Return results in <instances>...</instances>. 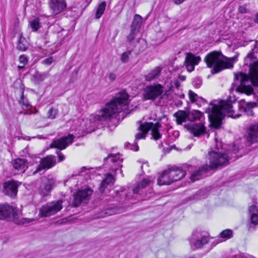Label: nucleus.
<instances>
[{"label": "nucleus", "mask_w": 258, "mask_h": 258, "mask_svg": "<svg viewBox=\"0 0 258 258\" xmlns=\"http://www.w3.org/2000/svg\"><path fill=\"white\" fill-rule=\"evenodd\" d=\"M185 127L195 137H200L206 132V128L203 124H188Z\"/></svg>", "instance_id": "aec40b11"}, {"label": "nucleus", "mask_w": 258, "mask_h": 258, "mask_svg": "<svg viewBox=\"0 0 258 258\" xmlns=\"http://www.w3.org/2000/svg\"><path fill=\"white\" fill-rule=\"evenodd\" d=\"M93 193V190L90 188H86L78 190L73 195L72 205L75 207L80 206L81 203H87Z\"/></svg>", "instance_id": "6e6552de"}, {"label": "nucleus", "mask_w": 258, "mask_h": 258, "mask_svg": "<svg viewBox=\"0 0 258 258\" xmlns=\"http://www.w3.org/2000/svg\"><path fill=\"white\" fill-rule=\"evenodd\" d=\"M129 97L124 90L120 91L98 112L95 117L96 120L107 123L113 122L116 126L118 122L116 117L118 113L127 108Z\"/></svg>", "instance_id": "f257e3e1"}, {"label": "nucleus", "mask_w": 258, "mask_h": 258, "mask_svg": "<svg viewBox=\"0 0 258 258\" xmlns=\"http://www.w3.org/2000/svg\"><path fill=\"white\" fill-rule=\"evenodd\" d=\"M62 201L58 200L42 206L39 211L40 216L46 217L55 214L62 208Z\"/></svg>", "instance_id": "0eeeda50"}, {"label": "nucleus", "mask_w": 258, "mask_h": 258, "mask_svg": "<svg viewBox=\"0 0 258 258\" xmlns=\"http://www.w3.org/2000/svg\"><path fill=\"white\" fill-rule=\"evenodd\" d=\"M46 77V75L45 74L39 73L37 71L34 74L32 75L31 80L35 83H39L43 81Z\"/></svg>", "instance_id": "473e14b6"}, {"label": "nucleus", "mask_w": 258, "mask_h": 258, "mask_svg": "<svg viewBox=\"0 0 258 258\" xmlns=\"http://www.w3.org/2000/svg\"><path fill=\"white\" fill-rule=\"evenodd\" d=\"M201 58L199 56H195L191 52H187L184 61V64L188 72H191L195 69L196 65H198Z\"/></svg>", "instance_id": "6ab92c4d"}, {"label": "nucleus", "mask_w": 258, "mask_h": 258, "mask_svg": "<svg viewBox=\"0 0 258 258\" xmlns=\"http://www.w3.org/2000/svg\"><path fill=\"white\" fill-rule=\"evenodd\" d=\"M237 60V56L227 57L221 52L212 51L206 55L204 58L207 67L211 69L212 74L220 73L222 71L233 67V62Z\"/></svg>", "instance_id": "20e7f679"}, {"label": "nucleus", "mask_w": 258, "mask_h": 258, "mask_svg": "<svg viewBox=\"0 0 258 258\" xmlns=\"http://www.w3.org/2000/svg\"><path fill=\"white\" fill-rule=\"evenodd\" d=\"M248 82L258 86V60L250 63L249 75L241 72L235 75L233 89L250 95L253 93V89L249 84L247 85Z\"/></svg>", "instance_id": "7ed1b4c3"}, {"label": "nucleus", "mask_w": 258, "mask_h": 258, "mask_svg": "<svg viewBox=\"0 0 258 258\" xmlns=\"http://www.w3.org/2000/svg\"><path fill=\"white\" fill-rule=\"evenodd\" d=\"M56 154L58 155L59 162H61L65 159L64 156L59 151L57 152Z\"/></svg>", "instance_id": "8fccbe9b"}, {"label": "nucleus", "mask_w": 258, "mask_h": 258, "mask_svg": "<svg viewBox=\"0 0 258 258\" xmlns=\"http://www.w3.org/2000/svg\"><path fill=\"white\" fill-rule=\"evenodd\" d=\"M132 53V50H128L123 52L120 57V60L123 63H126L128 61L129 56Z\"/></svg>", "instance_id": "ea45409f"}, {"label": "nucleus", "mask_w": 258, "mask_h": 258, "mask_svg": "<svg viewBox=\"0 0 258 258\" xmlns=\"http://www.w3.org/2000/svg\"><path fill=\"white\" fill-rule=\"evenodd\" d=\"M108 78L110 81H113L115 80L116 78V75L115 73L113 72H110L107 75Z\"/></svg>", "instance_id": "09e8293b"}, {"label": "nucleus", "mask_w": 258, "mask_h": 258, "mask_svg": "<svg viewBox=\"0 0 258 258\" xmlns=\"http://www.w3.org/2000/svg\"><path fill=\"white\" fill-rule=\"evenodd\" d=\"M142 18L140 15L136 14L132 23L131 29L139 31L142 23Z\"/></svg>", "instance_id": "2f4dec72"}, {"label": "nucleus", "mask_w": 258, "mask_h": 258, "mask_svg": "<svg viewBox=\"0 0 258 258\" xmlns=\"http://www.w3.org/2000/svg\"><path fill=\"white\" fill-rule=\"evenodd\" d=\"M158 184L160 185H169L173 182V179H171L169 176L168 169L164 170L157 179Z\"/></svg>", "instance_id": "a878e982"}, {"label": "nucleus", "mask_w": 258, "mask_h": 258, "mask_svg": "<svg viewBox=\"0 0 258 258\" xmlns=\"http://www.w3.org/2000/svg\"><path fill=\"white\" fill-rule=\"evenodd\" d=\"M247 140L250 144L258 142V123L251 125L247 131Z\"/></svg>", "instance_id": "5701e85b"}, {"label": "nucleus", "mask_w": 258, "mask_h": 258, "mask_svg": "<svg viewBox=\"0 0 258 258\" xmlns=\"http://www.w3.org/2000/svg\"><path fill=\"white\" fill-rule=\"evenodd\" d=\"M54 184L55 181L53 178L43 180L38 189L39 194L42 197L49 195Z\"/></svg>", "instance_id": "f3484780"}, {"label": "nucleus", "mask_w": 258, "mask_h": 258, "mask_svg": "<svg viewBox=\"0 0 258 258\" xmlns=\"http://www.w3.org/2000/svg\"><path fill=\"white\" fill-rule=\"evenodd\" d=\"M143 123L140 125L139 130L141 131V132L138 133L136 135L135 141L134 142V143L133 144H131L130 143H126L125 146L127 148L135 151L139 150V146H138V143L136 141L142 139H145L146 137V135L147 133L144 132L143 130V128L141 127Z\"/></svg>", "instance_id": "b1692460"}, {"label": "nucleus", "mask_w": 258, "mask_h": 258, "mask_svg": "<svg viewBox=\"0 0 258 258\" xmlns=\"http://www.w3.org/2000/svg\"><path fill=\"white\" fill-rule=\"evenodd\" d=\"M209 241L208 236H202L199 232L194 233L190 240V244L192 249H196L202 247Z\"/></svg>", "instance_id": "ddd939ff"}, {"label": "nucleus", "mask_w": 258, "mask_h": 258, "mask_svg": "<svg viewBox=\"0 0 258 258\" xmlns=\"http://www.w3.org/2000/svg\"><path fill=\"white\" fill-rule=\"evenodd\" d=\"M53 61V59L52 57L50 56V57H49L47 58L43 59L42 61V62L44 64L50 65V64H51L52 63Z\"/></svg>", "instance_id": "de8ad7c7"}, {"label": "nucleus", "mask_w": 258, "mask_h": 258, "mask_svg": "<svg viewBox=\"0 0 258 258\" xmlns=\"http://www.w3.org/2000/svg\"><path fill=\"white\" fill-rule=\"evenodd\" d=\"M174 116L176 117V120L178 124H181L187 120H189V114L183 110H179L174 113Z\"/></svg>", "instance_id": "bb28decb"}, {"label": "nucleus", "mask_w": 258, "mask_h": 258, "mask_svg": "<svg viewBox=\"0 0 258 258\" xmlns=\"http://www.w3.org/2000/svg\"><path fill=\"white\" fill-rule=\"evenodd\" d=\"M24 67H25V66H24L23 64V66H18V68L19 70H22V69H23L24 68Z\"/></svg>", "instance_id": "13d9d810"}, {"label": "nucleus", "mask_w": 258, "mask_h": 258, "mask_svg": "<svg viewBox=\"0 0 258 258\" xmlns=\"http://www.w3.org/2000/svg\"><path fill=\"white\" fill-rule=\"evenodd\" d=\"M20 184L17 181L11 180L4 183L3 185V193L9 197H15L18 192V187Z\"/></svg>", "instance_id": "dca6fc26"}, {"label": "nucleus", "mask_w": 258, "mask_h": 258, "mask_svg": "<svg viewBox=\"0 0 258 258\" xmlns=\"http://www.w3.org/2000/svg\"><path fill=\"white\" fill-rule=\"evenodd\" d=\"M57 113V109L51 108L48 111L47 117L50 119H54L56 117Z\"/></svg>", "instance_id": "79ce46f5"}, {"label": "nucleus", "mask_w": 258, "mask_h": 258, "mask_svg": "<svg viewBox=\"0 0 258 258\" xmlns=\"http://www.w3.org/2000/svg\"><path fill=\"white\" fill-rule=\"evenodd\" d=\"M174 85L175 88L178 89L180 86V83L178 80H176L174 83Z\"/></svg>", "instance_id": "5fc2aeb1"}, {"label": "nucleus", "mask_w": 258, "mask_h": 258, "mask_svg": "<svg viewBox=\"0 0 258 258\" xmlns=\"http://www.w3.org/2000/svg\"><path fill=\"white\" fill-rule=\"evenodd\" d=\"M151 182L152 180L149 178L143 179L137 185V186L134 188L131 189L130 188L127 189V191L128 190H130V191L128 192V193L127 194H124L125 195V198L126 199H129L132 198V195L133 194H140V189H143L146 187L147 185H149Z\"/></svg>", "instance_id": "4be33fe9"}, {"label": "nucleus", "mask_w": 258, "mask_h": 258, "mask_svg": "<svg viewBox=\"0 0 258 258\" xmlns=\"http://www.w3.org/2000/svg\"><path fill=\"white\" fill-rule=\"evenodd\" d=\"M184 97V95H182L181 96V97Z\"/></svg>", "instance_id": "e2e57ef3"}, {"label": "nucleus", "mask_w": 258, "mask_h": 258, "mask_svg": "<svg viewBox=\"0 0 258 258\" xmlns=\"http://www.w3.org/2000/svg\"><path fill=\"white\" fill-rule=\"evenodd\" d=\"M251 257L253 258V257H252V256H250V258H251Z\"/></svg>", "instance_id": "0e129e2a"}, {"label": "nucleus", "mask_w": 258, "mask_h": 258, "mask_svg": "<svg viewBox=\"0 0 258 258\" xmlns=\"http://www.w3.org/2000/svg\"><path fill=\"white\" fill-rule=\"evenodd\" d=\"M161 126L159 122L155 123L153 122H145L143 123L141 127L143 128V131L145 133H148L150 130L151 131L152 139L155 140H158L162 137V135L159 131V128Z\"/></svg>", "instance_id": "4468645a"}, {"label": "nucleus", "mask_w": 258, "mask_h": 258, "mask_svg": "<svg viewBox=\"0 0 258 258\" xmlns=\"http://www.w3.org/2000/svg\"><path fill=\"white\" fill-rule=\"evenodd\" d=\"M122 161L123 159L119 153L110 154L104 159V165L106 167H108L110 170L113 172L116 171L122 167Z\"/></svg>", "instance_id": "1a4fd4ad"}, {"label": "nucleus", "mask_w": 258, "mask_h": 258, "mask_svg": "<svg viewBox=\"0 0 258 258\" xmlns=\"http://www.w3.org/2000/svg\"><path fill=\"white\" fill-rule=\"evenodd\" d=\"M254 105V107H258V101L256 102H253Z\"/></svg>", "instance_id": "bf43d9fd"}, {"label": "nucleus", "mask_w": 258, "mask_h": 258, "mask_svg": "<svg viewBox=\"0 0 258 258\" xmlns=\"http://www.w3.org/2000/svg\"><path fill=\"white\" fill-rule=\"evenodd\" d=\"M175 139L177 138L179 136V132L177 131H174L172 134Z\"/></svg>", "instance_id": "864d4df0"}, {"label": "nucleus", "mask_w": 258, "mask_h": 258, "mask_svg": "<svg viewBox=\"0 0 258 258\" xmlns=\"http://www.w3.org/2000/svg\"><path fill=\"white\" fill-rule=\"evenodd\" d=\"M162 68L159 67H156L145 76V79L147 81H151L156 78L160 74Z\"/></svg>", "instance_id": "7c9ffc66"}, {"label": "nucleus", "mask_w": 258, "mask_h": 258, "mask_svg": "<svg viewBox=\"0 0 258 258\" xmlns=\"http://www.w3.org/2000/svg\"><path fill=\"white\" fill-rule=\"evenodd\" d=\"M28 47V43L25 38L23 37L22 34L19 35V39L17 45V49L19 50L24 51L27 50Z\"/></svg>", "instance_id": "c85d7f7f"}, {"label": "nucleus", "mask_w": 258, "mask_h": 258, "mask_svg": "<svg viewBox=\"0 0 258 258\" xmlns=\"http://www.w3.org/2000/svg\"><path fill=\"white\" fill-rule=\"evenodd\" d=\"M106 6L105 2H101L98 7L95 14V18L99 19L103 14Z\"/></svg>", "instance_id": "f704fd0d"}, {"label": "nucleus", "mask_w": 258, "mask_h": 258, "mask_svg": "<svg viewBox=\"0 0 258 258\" xmlns=\"http://www.w3.org/2000/svg\"><path fill=\"white\" fill-rule=\"evenodd\" d=\"M19 60L20 63L23 64L24 66H25L27 64L28 60L27 57L24 55H21L19 57Z\"/></svg>", "instance_id": "c03bdc74"}, {"label": "nucleus", "mask_w": 258, "mask_h": 258, "mask_svg": "<svg viewBox=\"0 0 258 258\" xmlns=\"http://www.w3.org/2000/svg\"><path fill=\"white\" fill-rule=\"evenodd\" d=\"M29 25L33 31H37L41 27L39 19L35 18L29 21Z\"/></svg>", "instance_id": "c9c22d12"}, {"label": "nucleus", "mask_w": 258, "mask_h": 258, "mask_svg": "<svg viewBox=\"0 0 258 258\" xmlns=\"http://www.w3.org/2000/svg\"><path fill=\"white\" fill-rule=\"evenodd\" d=\"M202 101H196L195 103L198 105L199 107H201L202 105L205 104L206 103V100L203 98Z\"/></svg>", "instance_id": "3c124183"}, {"label": "nucleus", "mask_w": 258, "mask_h": 258, "mask_svg": "<svg viewBox=\"0 0 258 258\" xmlns=\"http://www.w3.org/2000/svg\"><path fill=\"white\" fill-rule=\"evenodd\" d=\"M190 258H196V257H195V256H192V257H190Z\"/></svg>", "instance_id": "680f3d73"}, {"label": "nucleus", "mask_w": 258, "mask_h": 258, "mask_svg": "<svg viewBox=\"0 0 258 258\" xmlns=\"http://www.w3.org/2000/svg\"><path fill=\"white\" fill-rule=\"evenodd\" d=\"M163 87L160 84L147 86L144 91L145 100H155L163 93Z\"/></svg>", "instance_id": "9d476101"}, {"label": "nucleus", "mask_w": 258, "mask_h": 258, "mask_svg": "<svg viewBox=\"0 0 258 258\" xmlns=\"http://www.w3.org/2000/svg\"><path fill=\"white\" fill-rule=\"evenodd\" d=\"M138 32L139 31L131 29L130 33L127 36V41L130 43L135 38Z\"/></svg>", "instance_id": "a19ab883"}, {"label": "nucleus", "mask_w": 258, "mask_h": 258, "mask_svg": "<svg viewBox=\"0 0 258 258\" xmlns=\"http://www.w3.org/2000/svg\"><path fill=\"white\" fill-rule=\"evenodd\" d=\"M240 111L245 113L248 116H253L254 113L252 108L254 107L253 103L248 102L244 106H238Z\"/></svg>", "instance_id": "c756f323"}, {"label": "nucleus", "mask_w": 258, "mask_h": 258, "mask_svg": "<svg viewBox=\"0 0 258 258\" xmlns=\"http://www.w3.org/2000/svg\"><path fill=\"white\" fill-rule=\"evenodd\" d=\"M173 2L176 5H179L182 4L184 0H173Z\"/></svg>", "instance_id": "6e6d98bb"}, {"label": "nucleus", "mask_w": 258, "mask_h": 258, "mask_svg": "<svg viewBox=\"0 0 258 258\" xmlns=\"http://www.w3.org/2000/svg\"><path fill=\"white\" fill-rule=\"evenodd\" d=\"M21 214L17 208L8 204H0V220L12 221L17 224L29 223L33 219H20Z\"/></svg>", "instance_id": "423d86ee"}, {"label": "nucleus", "mask_w": 258, "mask_h": 258, "mask_svg": "<svg viewBox=\"0 0 258 258\" xmlns=\"http://www.w3.org/2000/svg\"><path fill=\"white\" fill-rule=\"evenodd\" d=\"M56 164V158L53 155H48L41 159L39 164L33 172L35 174L42 170L48 169L53 167Z\"/></svg>", "instance_id": "f8f14e48"}, {"label": "nucleus", "mask_w": 258, "mask_h": 258, "mask_svg": "<svg viewBox=\"0 0 258 258\" xmlns=\"http://www.w3.org/2000/svg\"><path fill=\"white\" fill-rule=\"evenodd\" d=\"M49 4L53 14L54 15L60 13L67 7L65 0H49Z\"/></svg>", "instance_id": "412c9836"}, {"label": "nucleus", "mask_w": 258, "mask_h": 258, "mask_svg": "<svg viewBox=\"0 0 258 258\" xmlns=\"http://www.w3.org/2000/svg\"><path fill=\"white\" fill-rule=\"evenodd\" d=\"M189 120L195 121L200 120L203 115V113L199 110H194L191 112H189Z\"/></svg>", "instance_id": "72a5a7b5"}, {"label": "nucleus", "mask_w": 258, "mask_h": 258, "mask_svg": "<svg viewBox=\"0 0 258 258\" xmlns=\"http://www.w3.org/2000/svg\"><path fill=\"white\" fill-rule=\"evenodd\" d=\"M202 84V80L199 78L194 79L192 81L193 86L197 88H199Z\"/></svg>", "instance_id": "37998d69"}, {"label": "nucleus", "mask_w": 258, "mask_h": 258, "mask_svg": "<svg viewBox=\"0 0 258 258\" xmlns=\"http://www.w3.org/2000/svg\"><path fill=\"white\" fill-rule=\"evenodd\" d=\"M20 103L22 104L23 107H25L26 108H28L30 106L28 101L27 100H25L24 98L23 92H22V95L20 100Z\"/></svg>", "instance_id": "a18cd8bd"}, {"label": "nucleus", "mask_w": 258, "mask_h": 258, "mask_svg": "<svg viewBox=\"0 0 258 258\" xmlns=\"http://www.w3.org/2000/svg\"><path fill=\"white\" fill-rule=\"evenodd\" d=\"M13 166L15 169L21 173H24L28 166L27 160L22 158L15 159L13 161Z\"/></svg>", "instance_id": "393cba45"}, {"label": "nucleus", "mask_w": 258, "mask_h": 258, "mask_svg": "<svg viewBox=\"0 0 258 258\" xmlns=\"http://www.w3.org/2000/svg\"><path fill=\"white\" fill-rule=\"evenodd\" d=\"M186 169L189 172H191L193 167L190 165H186L182 169L176 167L168 168L169 176H171V179H173V182L179 180L184 177Z\"/></svg>", "instance_id": "9b49d317"}, {"label": "nucleus", "mask_w": 258, "mask_h": 258, "mask_svg": "<svg viewBox=\"0 0 258 258\" xmlns=\"http://www.w3.org/2000/svg\"><path fill=\"white\" fill-rule=\"evenodd\" d=\"M125 190H126V189H125V188H123L122 189L120 190V191L121 193H123V192H124L125 191Z\"/></svg>", "instance_id": "052dcab7"}, {"label": "nucleus", "mask_w": 258, "mask_h": 258, "mask_svg": "<svg viewBox=\"0 0 258 258\" xmlns=\"http://www.w3.org/2000/svg\"><path fill=\"white\" fill-rule=\"evenodd\" d=\"M254 23L258 24V12L256 13L252 18Z\"/></svg>", "instance_id": "603ef678"}, {"label": "nucleus", "mask_w": 258, "mask_h": 258, "mask_svg": "<svg viewBox=\"0 0 258 258\" xmlns=\"http://www.w3.org/2000/svg\"><path fill=\"white\" fill-rule=\"evenodd\" d=\"M114 179L113 176L110 174H107L106 177L102 181L99 188L100 192H103L106 187L109 185H111L114 183Z\"/></svg>", "instance_id": "cd10ccee"}, {"label": "nucleus", "mask_w": 258, "mask_h": 258, "mask_svg": "<svg viewBox=\"0 0 258 258\" xmlns=\"http://www.w3.org/2000/svg\"><path fill=\"white\" fill-rule=\"evenodd\" d=\"M74 139V135L69 134L67 136H64L60 139L54 140L50 144V148L63 150L73 143Z\"/></svg>", "instance_id": "2eb2a0df"}, {"label": "nucleus", "mask_w": 258, "mask_h": 258, "mask_svg": "<svg viewBox=\"0 0 258 258\" xmlns=\"http://www.w3.org/2000/svg\"><path fill=\"white\" fill-rule=\"evenodd\" d=\"M248 214L250 223L247 229L249 231L255 229V226L258 225V207L255 205H252L248 208Z\"/></svg>", "instance_id": "a211bd4d"}, {"label": "nucleus", "mask_w": 258, "mask_h": 258, "mask_svg": "<svg viewBox=\"0 0 258 258\" xmlns=\"http://www.w3.org/2000/svg\"><path fill=\"white\" fill-rule=\"evenodd\" d=\"M209 165L205 164L200 167L198 170L193 172L190 175L192 181L200 179L203 172H207L212 168L226 165L229 164V158L226 154L211 151L209 153Z\"/></svg>", "instance_id": "39448f33"}, {"label": "nucleus", "mask_w": 258, "mask_h": 258, "mask_svg": "<svg viewBox=\"0 0 258 258\" xmlns=\"http://www.w3.org/2000/svg\"><path fill=\"white\" fill-rule=\"evenodd\" d=\"M258 49V42H256V43L254 44V49H252V52L248 53L246 58H245V63L246 64H248V60L252 59L255 57L254 56V53L257 52V50L254 51L255 49Z\"/></svg>", "instance_id": "58836bf2"}, {"label": "nucleus", "mask_w": 258, "mask_h": 258, "mask_svg": "<svg viewBox=\"0 0 258 258\" xmlns=\"http://www.w3.org/2000/svg\"><path fill=\"white\" fill-rule=\"evenodd\" d=\"M186 77L184 76H180L179 77V79L181 81H184L185 80Z\"/></svg>", "instance_id": "4d7b16f0"}, {"label": "nucleus", "mask_w": 258, "mask_h": 258, "mask_svg": "<svg viewBox=\"0 0 258 258\" xmlns=\"http://www.w3.org/2000/svg\"><path fill=\"white\" fill-rule=\"evenodd\" d=\"M238 11L241 14H246L249 12V10L246 8L245 5L239 6L238 8Z\"/></svg>", "instance_id": "49530a36"}, {"label": "nucleus", "mask_w": 258, "mask_h": 258, "mask_svg": "<svg viewBox=\"0 0 258 258\" xmlns=\"http://www.w3.org/2000/svg\"><path fill=\"white\" fill-rule=\"evenodd\" d=\"M188 96L189 99L192 103H195L196 101L203 100L202 97H199L196 93L191 90H189Z\"/></svg>", "instance_id": "e433bc0d"}, {"label": "nucleus", "mask_w": 258, "mask_h": 258, "mask_svg": "<svg viewBox=\"0 0 258 258\" xmlns=\"http://www.w3.org/2000/svg\"><path fill=\"white\" fill-rule=\"evenodd\" d=\"M236 104V99L230 97L226 100H221L218 104L210 103L212 107H208L206 112L208 114L209 120L212 126L215 128H219L222 120L225 116L232 118L239 117L241 115L235 114L233 110V104Z\"/></svg>", "instance_id": "f03ea898"}, {"label": "nucleus", "mask_w": 258, "mask_h": 258, "mask_svg": "<svg viewBox=\"0 0 258 258\" xmlns=\"http://www.w3.org/2000/svg\"><path fill=\"white\" fill-rule=\"evenodd\" d=\"M220 237L227 240L233 236V231L230 229H226L222 231L220 234Z\"/></svg>", "instance_id": "4c0bfd02"}]
</instances>
